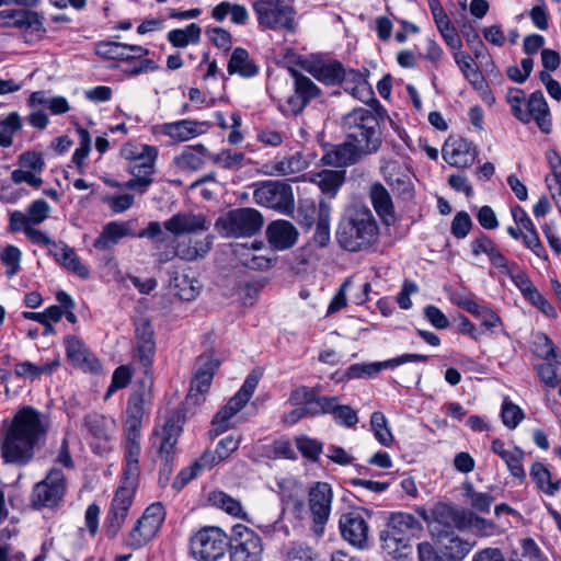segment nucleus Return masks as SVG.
Listing matches in <instances>:
<instances>
[{
    "mask_svg": "<svg viewBox=\"0 0 561 561\" xmlns=\"http://www.w3.org/2000/svg\"><path fill=\"white\" fill-rule=\"evenodd\" d=\"M345 137L370 154L376 153L382 144V133L377 115L364 107H357L342 118Z\"/></svg>",
    "mask_w": 561,
    "mask_h": 561,
    "instance_id": "nucleus-5",
    "label": "nucleus"
},
{
    "mask_svg": "<svg viewBox=\"0 0 561 561\" xmlns=\"http://www.w3.org/2000/svg\"><path fill=\"white\" fill-rule=\"evenodd\" d=\"M209 159L224 169H234L242 164L244 153L232 150H222L219 153L209 156Z\"/></svg>",
    "mask_w": 561,
    "mask_h": 561,
    "instance_id": "nucleus-60",
    "label": "nucleus"
},
{
    "mask_svg": "<svg viewBox=\"0 0 561 561\" xmlns=\"http://www.w3.org/2000/svg\"><path fill=\"white\" fill-rule=\"evenodd\" d=\"M134 496L124 491H116L107 511L104 531L108 539H114L121 533L123 525L131 508Z\"/></svg>",
    "mask_w": 561,
    "mask_h": 561,
    "instance_id": "nucleus-19",
    "label": "nucleus"
},
{
    "mask_svg": "<svg viewBox=\"0 0 561 561\" xmlns=\"http://www.w3.org/2000/svg\"><path fill=\"white\" fill-rule=\"evenodd\" d=\"M77 133L79 135V147L72 154V162L76 164L79 173L84 171V159L88 157L91 150V136L83 127H78Z\"/></svg>",
    "mask_w": 561,
    "mask_h": 561,
    "instance_id": "nucleus-53",
    "label": "nucleus"
},
{
    "mask_svg": "<svg viewBox=\"0 0 561 561\" xmlns=\"http://www.w3.org/2000/svg\"><path fill=\"white\" fill-rule=\"evenodd\" d=\"M260 26L273 31L284 30L294 33L297 28L296 10L286 0H257L253 2Z\"/></svg>",
    "mask_w": 561,
    "mask_h": 561,
    "instance_id": "nucleus-8",
    "label": "nucleus"
},
{
    "mask_svg": "<svg viewBox=\"0 0 561 561\" xmlns=\"http://www.w3.org/2000/svg\"><path fill=\"white\" fill-rule=\"evenodd\" d=\"M202 28L196 23L188 24L185 28H174L168 33V41L178 48H184L190 44L201 41Z\"/></svg>",
    "mask_w": 561,
    "mask_h": 561,
    "instance_id": "nucleus-42",
    "label": "nucleus"
},
{
    "mask_svg": "<svg viewBox=\"0 0 561 561\" xmlns=\"http://www.w3.org/2000/svg\"><path fill=\"white\" fill-rule=\"evenodd\" d=\"M501 417L506 427L514 430L524 419V412L518 405L510 401L508 398H505L502 403Z\"/></svg>",
    "mask_w": 561,
    "mask_h": 561,
    "instance_id": "nucleus-57",
    "label": "nucleus"
},
{
    "mask_svg": "<svg viewBox=\"0 0 561 561\" xmlns=\"http://www.w3.org/2000/svg\"><path fill=\"white\" fill-rule=\"evenodd\" d=\"M210 224V220L204 214L180 211L165 220L163 227L176 239H182L184 237L197 238L196 234L202 231H207Z\"/></svg>",
    "mask_w": 561,
    "mask_h": 561,
    "instance_id": "nucleus-16",
    "label": "nucleus"
},
{
    "mask_svg": "<svg viewBox=\"0 0 561 561\" xmlns=\"http://www.w3.org/2000/svg\"><path fill=\"white\" fill-rule=\"evenodd\" d=\"M66 478L61 470L51 468L45 479L34 484L31 492V505L35 510L57 508L66 493Z\"/></svg>",
    "mask_w": 561,
    "mask_h": 561,
    "instance_id": "nucleus-10",
    "label": "nucleus"
},
{
    "mask_svg": "<svg viewBox=\"0 0 561 561\" xmlns=\"http://www.w3.org/2000/svg\"><path fill=\"white\" fill-rule=\"evenodd\" d=\"M524 450L515 446L511 451L510 456L504 460L510 473L522 481L526 479V473L523 467Z\"/></svg>",
    "mask_w": 561,
    "mask_h": 561,
    "instance_id": "nucleus-61",
    "label": "nucleus"
},
{
    "mask_svg": "<svg viewBox=\"0 0 561 561\" xmlns=\"http://www.w3.org/2000/svg\"><path fill=\"white\" fill-rule=\"evenodd\" d=\"M428 358L430 357L427 355L422 354H403L398 357L378 363L353 364L346 369L345 377L347 379H357L363 378L365 376L371 377L377 375L383 368H394L411 362L426 363Z\"/></svg>",
    "mask_w": 561,
    "mask_h": 561,
    "instance_id": "nucleus-22",
    "label": "nucleus"
},
{
    "mask_svg": "<svg viewBox=\"0 0 561 561\" xmlns=\"http://www.w3.org/2000/svg\"><path fill=\"white\" fill-rule=\"evenodd\" d=\"M294 78V94L289 95L279 104V110L284 115L297 116L314 99L321 95L320 88L307 76L294 68H289Z\"/></svg>",
    "mask_w": 561,
    "mask_h": 561,
    "instance_id": "nucleus-12",
    "label": "nucleus"
},
{
    "mask_svg": "<svg viewBox=\"0 0 561 561\" xmlns=\"http://www.w3.org/2000/svg\"><path fill=\"white\" fill-rule=\"evenodd\" d=\"M137 238H147L153 242L154 256L157 262L165 264L174 257L188 262L203 259L211 250L214 237L210 234L204 238L184 237L176 239L162 231L159 221H150L147 228L138 232Z\"/></svg>",
    "mask_w": 561,
    "mask_h": 561,
    "instance_id": "nucleus-2",
    "label": "nucleus"
},
{
    "mask_svg": "<svg viewBox=\"0 0 561 561\" xmlns=\"http://www.w3.org/2000/svg\"><path fill=\"white\" fill-rule=\"evenodd\" d=\"M230 535L218 526H204L190 537V553L195 561H218L226 556Z\"/></svg>",
    "mask_w": 561,
    "mask_h": 561,
    "instance_id": "nucleus-6",
    "label": "nucleus"
},
{
    "mask_svg": "<svg viewBox=\"0 0 561 561\" xmlns=\"http://www.w3.org/2000/svg\"><path fill=\"white\" fill-rule=\"evenodd\" d=\"M460 32L463 38L466 39L467 44L472 49L476 58L481 57L483 51L485 50V46L481 41L478 32L476 31L473 24L469 21L463 22L460 26Z\"/></svg>",
    "mask_w": 561,
    "mask_h": 561,
    "instance_id": "nucleus-58",
    "label": "nucleus"
},
{
    "mask_svg": "<svg viewBox=\"0 0 561 561\" xmlns=\"http://www.w3.org/2000/svg\"><path fill=\"white\" fill-rule=\"evenodd\" d=\"M171 287L175 290V295L184 301L194 300L201 289L198 280L185 274H176L171 279Z\"/></svg>",
    "mask_w": 561,
    "mask_h": 561,
    "instance_id": "nucleus-43",
    "label": "nucleus"
},
{
    "mask_svg": "<svg viewBox=\"0 0 561 561\" xmlns=\"http://www.w3.org/2000/svg\"><path fill=\"white\" fill-rule=\"evenodd\" d=\"M67 358L75 366L84 370H94L99 365L83 341L77 336L65 337Z\"/></svg>",
    "mask_w": 561,
    "mask_h": 561,
    "instance_id": "nucleus-29",
    "label": "nucleus"
},
{
    "mask_svg": "<svg viewBox=\"0 0 561 561\" xmlns=\"http://www.w3.org/2000/svg\"><path fill=\"white\" fill-rule=\"evenodd\" d=\"M266 236L273 248L286 250L295 244L298 232L291 222L275 220L267 226Z\"/></svg>",
    "mask_w": 561,
    "mask_h": 561,
    "instance_id": "nucleus-30",
    "label": "nucleus"
},
{
    "mask_svg": "<svg viewBox=\"0 0 561 561\" xmlns=\"http://www.w3.org/2000/svg\"><path fill=\"white\" fill-rule=\"evenodd\" d=\"M209 156L207 148L201 144L186 146L179 156L174 157L173 162L181 170L196 171L204 165L205 159Z\"/></svg>",
    "mask_w": 561,
    "mask_h": 561,
    "instance_id": "nucleus-38",
    "label": "nucleus"
},
{
    "mask_svg": "<svg viewBox=\"0 0 561 561\" xmlns=\"http://www.w3.org/2000/svg\"><path fill=\"white\" fill-rule=\"evenodd\" d=\"M472 227V220L467 211H458L453 221L450 231L451 234L457 239H463L466 238Z\"/></svg>",
    "mask_w": 561,
    "mask_h": 561,
    "instance_id": "nucleus-63",
    "label": "nucleus"
},
{
    "mask_svg": "<svg viewBox=\"0 0 561 561\" xmlns=\"http://www.w3.org/2000/svg\"><path fill=\"white\" fill-rule=\"evenodd\" d=\"M207 501L211 506L220 508L231 516L241 517L243 515L241 503L224 491L209 492Z\"/></svg>",
    "mask_w": 561,
    "mask_h": 561,
    "instance_id": "nucleus-48",
    "label": "nucleus"
},
{
    "mask_svg": "<svg viewBox=\"0 0 561 561\" xmlns=\"http://www.w3.org/2000/svg\"><path fill=\"white\" fill-rule=\"evenodd\" d=\"M142 420H126L124 423V450L140 451V430Z\"/></svg>",
    "mask_w": 561,
    "mask_h": 561,
    "instance_id": "nucleus-54",
    "label": "nucleus"
},
{
    "mask_svg": "<svg viewBox=\"0 0 561 561\" xmlns=\"http://www.w3.org/2000/svg\"><path fill=\"white\" fill-rule=\"evenodd\" d=\"M378 238V226L371 210L366 206L347 209L340 220L336 240L341 248L359 252L373 245Z\"/></svg>",
    "mask_w": 561,
    "mask_h": 561,
    "instance_id": "nucleus-3",
    "label": "nucleus"
},
{
    "mask_svg": "<svg viewBox=\"0 0 561 561\" xmlns=\"http://www.w3.org/2000/svg\"><path fill=\"white\" fill-rule=\"evenodd\" d=\"M366 156L370 153L345 137L343 142L333 145L325 151L321 162L334 168H346L358 163Z\"/></svg>",
    "mask_w": 561,
    "mask_h": 561,
    "instance_id": "nucleus-18",
    "label": "nucleus"
},
{
    "mask_svg": "<svg viewBox=\"0 0 561 561\" xmlns=\"http://www.w3.org/2000/svg\"><path fill=\"white\" fill-rule=\"evenodd\" d=\"M129 221H111L106 224L100 236L94 240L93 247L100 251H106L117 244L125 237L137 238Z\"/></svg>",
    "mask_w": 561,
    "mask_h": 561,
    "instance_id": "nucleus-27",
    "label": "nucleus"
},
{
    "mask_svg": "<svg viewBox=\"0 0 561 561\" xmlns=\"http://www.w3.org/2000/svg\"><path fill=\"white\" fill-rule=\"evenodd\" d=\"M135 325V357L148 373L156 354L154 331L148 319H140Z\"/></svg>",
    "mask_w": 561,
    "mask_h": 561,
    "instance_id": "nucleus-21",
    "label": "nucleus"
},
{
    "mask_svg": "<svg viewBox=\"0 0 561 561\" xmlns=\"http://www.w3.org/2000/svg\"><path fill=\"white\" fill-rule=\"evenodd\" d=\"M465 496L470 506L480 513H489L494 501L491 494L476 491L471 483L465 484Z\"/></svg>",
    "mask_w": 561,
    "mask_h": 561,
    "instance_id": "nucleus-51",
    "label": "nucleus"
},
{
    "mask_svg": "<svg viewBox=\"0 0 561 561\" xmlns=\"http://www.w3.org/2000/svg\"><path fill=\"white\" fill-rule=\"evenodd\" d=\"M335 397L319 396L314 388L300 386L291 391L289 401L294 405H304L308 415L328 414L333 409Z\"/></svg>",
    "mask_w": 561,
    "mask_h": 561,
    "instance_id": "nucleus-20",
    "label": "nucleus"
},
{
    "mask_svg": "<svg viewBox=\"0 0 561 561\" xmlns=\"http://www.w3.org/2000/svg\"><path fill=\"white\" fill-rule=\"evenodd\" d=\"M181 433L182 425L180 424L179 419L175 420V417L172 416L165 421L160 433L161 443L159 447V455L167 463L172 459L175 453V445Z\"/></svg>",
    "mask_w": 561,
    "mask_h": 561,
    "instance_id": "nucleus-37",
    "label": "nucleus"
},
{
    "mask_svg": "<svg viewBox=\"0 0 561 561\" xmlns=\"http://www.w3.org/2000/svg\"><path fill=\"white\" fill-rule=\"evenodd\" d=\"M131 378V371L128 366L122 365L117 367L113 375L111 385L105 393V400L108 399L118 389L125 388Z\"/></svg>",
    "mask_w": 561,
    "mask_h": 561,
    "instance_id": "nucleus-64",
    "label": "nucleus"
},
{
    "mask_svg": "<svg viewBox=\"0 0 561 561\" xmlns=\"http://www.w3.org/2000/svg\"><path fill=\"white\" fill-rule=\"evenodd\" d=\"M41 413L32 407L21 408L11 420L1 447L5 463L24 467L31 462L35 448L46 435Z\"/></svg>",
    "mask_w": 561,
    "mask_h": 561,
    "instance_id": "nucleus-1",
    "label": "nucleus"
},
{
    "mask_svg": "<svg viewBox=\"0 0 561 561\" xmlns=\"http://www.w3.org/2000/svg\"><path fill=\"white\" fill-rule=\"evenodd\" d=\"M477 156L478 151L474 144L461 137H450L443 148L444 160L456 168L471 167Z\"/></svg>",
    "mask_w": 561,
    "mask_h": 561,
    "instance_id": "nucleus-24",
    "label": "nucleus"
},
{
    "mask_svg": "<svg viewBox=\"0 0 561 561\" xmlns=\"http://www.w3.org/2000/svg\"><path fill=\"white\" fill-rule=\"evenodd\" d=\"M249 400L237 392L228 403L221 408L213 419V432L219 435L230 427V420L234 416Z\"/></svg>",
    "mask_w": 561,
    "mask_h": 561,
    "instance_id": "nucleus-36",
    "label": "nucleus"
},
{
    "mask_svg": "<svg viewBox=\"0 0 561 561\" xmlns=\"http://www.w3.org/2000/svg\"><path fill=\"white\" fill-rule=\"evenodd\" d=\"M15 28L21 31L43 34L46 32L44 26V16L42 13L31 10L19 9V12L15 14Z\"/></svg>",
    "mask_w": 561,
    "mask_h": 561,
    "instance_id": "nucleus-46",
    "label": "nucleus"
},
{
    "mask_svg": "<svg viewBox=\"0 0 561 561\" xmlns=\"http://www.w3.org/2000/svg\"><path fill=\"white\" fill-rule=\"evenodd\" d=\"M23 127V122L18 112H11L7 116H0V147L9 148L13 145L14 135Z\"/></svg>",
    "mask_w": 561,
    "mask_h": 561,
    "instance_id": "nucleus-45",
    "label": "nucleus"
},
{
    "mask_svg": "<svg viewBox=\"0 0 561 561\" xmlns=\"http://www.w3.org/2000/svg\"><path fill=\"white\" fill-rule=\"evenodd\" d=\"M310 73L320 82L328 85L340 83L343 79L344 67L341 62L334 60L328 64L316 65L310 69Z\"/></svg>",
    "mask_w": 561,
    "mask_h": 561,
    "instance_id": "nucleus-44",
    "label": "nucleus"
},
{
    "mask_svg": "<svg viewBox=\"0 0 561 561\" xmlns=\"http://www.w3.org/2000/svg\"><path fill=\"white\" fill-rule=\"evenodd\" d=\"M331 209L330 203L325 199H320V213L313 234L314 242L320 247H325L330 241Z\"/></svg>",
    "mask_w": 561,
    "mask_h": 561,
    "instance_id": "nucleus-47",
    "label": "nucleus"
},
{
    "mask_svg": "<svg viewBox=\"0 0 561 561\" xmlns=\"http://www.w3.org/2000/svg\"><path fill=\"white\" fill-rule=\"evenodd\" d=\"M432 519L443 527L440 530L465 529L468 527L467 512L446 503L439 502L434 505Z\"/></svg>",
    "mask_w": 561,
    "mask_h": 561,
    "instance_id": "nucleus-26",
    "label": "nucleus"
},
{
    "mask_svg": "<svg viewBox=\"0 0 561 561\" xmlns=\"http://www.w3.org/2000/svg\"><path fill=\"white\" fill-rule=\"evenodd\" d=\"M309 511L312 517V530L317 536H322L324 525L331 514L333 500L332 486L328 482H316L309 490Z\"/></svg>",
    "mask_w": 561,
    "mask_h": 561,
    "instance_id": "nucleus-14",
    "label": "nucleus"
},
{
    "mask_svg": "<svg viewBox=\"0 0 561 561\" xmlns=\"http://www.w3.org/2000/svg\"><path fill=\"white\" fill-rule=\"evenodd\" d=\"M230 561H262V538L245 525L232 527L229 540Z\"/></svg>",
    "mask_w": 561,
    "mask_h": 561,
    "instance_id": "nucleus-11",
    "label": "nucleus"
},
{
    "mask_svg": "<svg viewBox=\"0 0 561 561\" xmlns=\"http://www.w3.org/2000/svg\"><path fill=\"white\" fill-rule=\"evenodd\" d=\"M320 213V204L316 206L312 201L301 202L297 209V219L299 225L306 229H311L317 224Z\"/></svg>",
    "mask_w": 561,
    "mask_h": 561,
    "instance_id": "nucleus-55",
    "label": "nucleus"
},
{
    "mask_svg": "<svg viewBox=\"0 0 561 561\" xmlns=\"http://www.w3.org/2000/svg\"><path fill=\"white\" fill-rule=\"evenodd\" d=\"M83 425L94 438L108 440L114 427V421L103 414L92 412L84 416Z\"/></svg>",
    "mask_w": 561,
    "mask_h": 561,
    "instance_id": "nucleus-41",
    "label": "nucleus"
},
{
    "mask_svg": "<svg viewBox=\"0 0 561 561\" xmlns=\"http://www.w3.org/2000/svg\"><path fill=\"white\" fill-rule=\"evenodd\" d=\"M140 451L124 450L125 467L121 479V485L116 491H124L135 496L140 474L139 467Z\"/></svg>",
    "mask_w": 561,
    "mask_h": 561,
    "instance_id": "nucleus-35",
    "label": "nucleus"
},
{
    "mask_svg": "<svg viewBox=\"0 0 561 561\" xmlns=\"http://www.w3.org/2000/svg\"><path fill=\"white\" fill-rule=\"evenodd\" d=\"M369 198L382 224L386 226L393 225L397 218L393 202L388 190L381 183L376 182L369 188Z\"/></svg>",
    "mask_w": 561,
    "mask_h": 561,
    "instance_id": "nucleus-28",
    "label": "nucleus"
},
{
    "mask_svg": "<svg viewBox=\"0 0 561 561\" xmlns=\"http://www.w3.org/2000/svg\"><path fill=\"white\" fill-rule=\"evenodd\" d=\"M524 298L533 306L538 308L547 317H556V310L552 305L538 291L533 283H527V287H522Z\"/></svg>",
    "mask_w": 561,
    "mask_h": 561,
    "instance_id": "nucleus-52",
    "label": "nucleus"
},
{
    "mask_svg": "<svg viewBox=\"0 0 561 561\" xmlns=\"http://www.w3.org/2000/svg\"><path fill=\"white\" fill-rule=\"evenodd\" d=\"M423 531V526L412 514L394 512L380 533L381 548L393 559L408 557L412 552L411 541Z\"/></svg>",
    "mask_w": 561,
    "mask_h": 561,
    "instance_id": "nucleus-4",
    "label": "nucleus"
},
{
    "mask_svg": "<svg viewBox=\"0 0 561 561\" xmlns=\"http://www.w3.org/2000/svg\"><path fill=\"white\" fill-rule=\"evenodd\" d=\"M297 449L305 458L311 461H317L322 453V443L308 436H300L296 438Z\"/></svg>",
    "mask_w": 561,
    "mask_h": 561,
    "instance_id": "nucleus-59",
    "label": "nucleus"
},
{
    "mask_svg": "<svg viewBox=\"0 0 561 561\" xmlns=\"http://www.w3.org/2000/svg\"><path fill=\"white\" fill-rule=\"evenodd\" d=\"M22 253L19 248L14 245H7L1 253V261L8 267L5 274L12 277L20 271Z\"/></svg>",
    "mask_w": 561,
    "mask_h": 561,
    "instance_id": "nucleus-62",
    "label": "nucleus"
},
{
    "mask_svg": "<svg viewBox=\"0 0 561 561\" xmlns=\"http://www.w3.org/2000/svg\"><path fill=\"white\" fill-rule=\"evenodd\" d=\"M95 53L102 58L113 60H128L130 54L125 53V44L119 42L102 41L95 45Z\"/></svg>",
    "mask_w": 561,
    "mask_h": 561,
    "instance_id": "nucleus-50",
    "label": "nucleus"
},
{
    "mask_svg": "<svg viewBox=\"0 0 561 561\" xmlns=\"http://www.w3.org/2000/svg\"><path fill=\"white\" fill-rule=\"evenodd\" d=\"M49 254L54 256L56 262L78 277L83 279L90 277L89 268L81 262L73 249L66 243L58 242V245H54V249H49Z\"/></svg>",
    "mask_w": 561,
    "mask_h": 561,
    "instance_id": "nucleus-33",
    "label": "nucleus"
},
{
    "mask_svg": "<svg viewBox=\"0 0 561 561\" xmlns=\"http://www.w3.org/2000/svg\"><path fill=\"white\" fill-rule=\"evenodd\" d=\"M229 75H239L242 78H252L259 73L257 65L250 58L247 49L237 47L228 61Z\"/></svg>",
    "mask_w": 561,
    "mask_h": 561,
    "instance_id": "nucleus-39",
    "label": "nucleus"
},
{
    "mask_svg": "<svg viewBox=\"0 0 561 561\" xmlns=\"http://www.w3.org/2000/svg\"><path fill=\"white\" fill-rule=\"evenodd\" d=\"M145 154L128 162V171L133 175L130 180L124 183L127 190L144 194L152 184L154 173V163L158 157V150L153 146H144Z\"/></svg>",
    "mask_w": 561,
    "mask_h": 561,
    "instance_id": "nucleus-15",
    "label": "nucleus"
},
{
    "mask_svg": "<svg viewBox=\"0 0 561 561\" xmlns=\"http://www.w3.org/2000/svg\"><path fill=\"white\" fill-rule=\"evenodd\" d=\"M339 526L343 539L351 545L363 548L367 543L369 527L364 512L353 511L343 514L339 520Z\"/></svg>",
    "mask_w": 561,
    "mask_h": 561,
    "instance_id": "nucleus-23",
    "label": "nucleus"
},
{
    "mask_svg": "<svg viewBox=\"0 0 561 561\" xmlns=\"http://www.w3.org/2000/svg\"><path fill=\"white\" fill-rule=\"evenodd\" d=\"M165 516L167 512L161 502L150 504L131 529L123 536V545L133 550L147 546L159 533Z\"/></svg>",
    "mask_w": 561,
    "mask_h": 561,
    "instance_id": "nucleus-7",
    "label": "nucleus"
},
{
    "mask_svg": "<svg viewBox=\"0 0 561 561\" xmlns=\"http://www.w3.org/2000/svg\"><path fill=\"white\" fill-rule=\"evenodd\" d=\"M529 476L537 488L549 496L556 495L561 486V479L553 481L551 472L539 461L531 465Z\"/></svg>",
    "mask_w": 561,
    "mask_h": 561,
    "instance_id": "nucleus-40",
    "label": "nucleus"
},
{
    "mask_svg": "<svg viewBox=\"0 0 561 561\" xmlns=\"http://www.w3.org/2000/svg\"><path fill=\"white\" fill-rule=\"evenodd\" d=\"M203 127H208L206 122H196L192 119H181L178 122L165 123L161 126L163 135L169 136L176 141H187L205 131Z\"/></svg>",
    "mask_w": 561,
    "mask_h": 561,
    "instance_id": "nucleus-31",
    "label": "nucleus"
},
{
    "mask_svg": "<svg viewBox=\"0 0 561 561\" xmlns=\"http://www.w3.org/2000/svg\"><path fill=\"white\" fill-rule=\"evenodd\" d=\"M263 226V217L254 208H237L216 220L215 227L225 237H251Z\"/></svg>",
    "mask_w": 561,
    "mask_h": 561,
    "instance_id": "nucleus-9",
    "label": "nucleus"
},
{
    "mask_svg": "<svg viewBox=\"0 0 561 561\" xmlns=\"http://www.w3.org/2000/svg\"><path fill=\"white\" fill-rule=\"evenodd\" d=\"M514 116L524 124H528L534 119L543 134L551 133L552 122L550 110L540 90L529 95L526 111H523L522 107H517L516 105L514 107Z\"/></svg>",
    "mask_w": 561,
    "mask_h": 561,
    "instance_id": "nucleus-17",
    "label": "nucleus"
},
{
    "mask_svg": "<svg viewBox=\"0 0 561 561\" xmlns=\"http://www.w3.org/2000/svg\"><path fill=\"white\" fill-rule=\"evenodd\" d=\"M311 182L316 184L321 191L323 197L328 203L334 198L342 185L345 182L344 170H321L320 172L313 173Z\"/></svg>",
    "mask_w": 561,
    "mask_h": 561,
    "instance_id": "nucleus-32",
    "label": "nucleus"
},
{
    "mask_svg": "<svg viewBox=\"0 0 561 561\" xmlns=\"http://www.w3.org/2000/svg\"><path fill=\"white\" fill-rule=\"evenodd\" d=\"M253 198L256 204L282 213L294 208L291 186L279 181L261 182L253 192Z\"/></svg>",
    "mask_w": 561,
    "mask_h": 561,
    "instance_id": "nucleus-13",
    "label": "nucleus"
},
{
    "mask_svg": "<svg viewBox=\"0 0 561 561\" xmlns=\"http://www.w3.org/2000/svg\"><path fill=\"white\" fill-rule=\"evenodd\" d=\"M437 542L442 553L450 561L462 560L473 548V543L462 539L454 530H437Z\"/></svg>",
    "mask_w": 561,
    "mask_h": 561,
    "instance_id": "nucleus-25",
    "label": "nucleus"
},
{
    "mask_svg": "<svg viewBox=\"0 0 561 561\" xmlns=\"http://www.w3.org/2000/svg\"><path fill=\"white\" fill-rule=\"evenodd\" d=\"M330 414L333 415L336 424L345 427H353L358 422L357 412L350 405L339 404L336 397Z\"/></svg>",
    "mask_w": 561,
    "mask_h": 561,
    "instance_id": "nucleus-56",
    "label": "nucleus"
},
{
    "mask_svg": "<svg viewBox=\"0 0 561 561\" xmlns=\"http://www.w3.org/2000/svg\"><path fill=\"white\" fill-rule=\"evenodd\" d=\"M370 426L374 432L376 439L382 446H390L393 442V436L388 427V421L385 414L380 411H376L370 416Z\"/></svg>",
    "mask_w": 561,
    "mask_h": 561,
    "instance_id": "nucleus-49",
    "label": "nucleus"
},
{
    "mask_svg": "<svg viewBox=\"0 0 561 561\" xmlns=\"http://www.w3.org/2000/svg\"><path fill=\"white\" fill-rule=\"evenodd\" d=\"M340 83L343 85L345 92L362 102H368L374 96V92L367 79L358 70L344 69L343 79H341Z\"/></svg>",
    "mask_w": 561,
    "mask_h": 561,
    "instance_id": "nucleus-34",
    "label": "nucleus"
}]
</instances>
